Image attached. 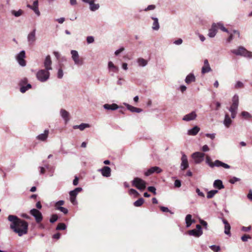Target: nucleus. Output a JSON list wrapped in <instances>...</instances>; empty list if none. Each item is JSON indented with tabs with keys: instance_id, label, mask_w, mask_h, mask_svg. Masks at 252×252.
I'll return each mask as SVG.
<instances>
[{
	"instance_id": "58836bf2",
	"label": "nucleus",
	"mask_w": 252,
	"mask_h": 252,
	"mask_svg": "<svg viewBox=\"0 0 252 252\" xmlns=\"http://www.w3.org/2000/svg\"><path fill=\"white\" fill-rule=\"evenodd\" d=\"M216 24L217 25V30L218 29H220L222 31L229 33V32L227 30V29H226L221 23H218Z\"/></svg>"
},
{
	"instance_id": "f704fd0d",
	"label": "nucleus",
	"mask_w": 252,
	"mask_h": 252,
	"mask_svg": "<svg viewBox=\"0 0 252 252\" xmlns=\"http://www.w3.org/2000/svg\"><path fill=\"white\" fill-rule=\"evenodd\" d=\"M218 192L217 190H212L208 192L207 197L208 199L212 198Z\"/></svg>"
},
{
	"instance_id": "f8f14e48",
	"label": "nucleus",
	"mask_w": 252,
	"mask_h": 252,
	"mask_svg": "<svg viewBox=\"0 0 252 252\" xmlns=\"http://www.w3.org/2000/svg\"><path fill=\"white\" fill-rule=\"evenodd\" d=\"M215 166H216V167L221 166L226 169H229L230 167V166L229 165H228L227 164L223 163L219 160H216L214 162H213V164L210 165V167L212 168H213Z\"/></svg>"
},
{
	"instance_id": "6ab92c4d",
	"label": "nucleus",
	"mask_w": 252,
	"mask_h": 252,
	"mask_svg": "<svg viewBox=\"0 0 252 252\" xmlns=\"http://www.w3.org/2000/svg\"><path fill=\"white\" fill-rule=\"evenodd\" d=\"M196 117V114L195 112H192L189 114L186 115L183 120L186 121H189L190 120H194Z\"/></svg>"
},
{
	"instance_id": "c03bdc74",
	"label": "nucleus",
	"mask_w": 252,
	"mask_h": 252,
	"mask_svg": "<svg viewBox=\"0 0 252 252\" xmlns=\"http://www.w3.org/2000/svg\"><path fill=\"white\" fill-rule=\"evenodd\" d=\"M27 84H28V79L26 78H24L23 79H21L19 84L20 86H25Z\"/></svg>"
},
{
	"instance_id": "dca6fc26",
	"label": "nucleus",
	"mask_w": 252,
	"mask_h": 252,
	"mask_svg": "<svg viewBox=\"0 0 252 252\" xmlns=\"http://www.w3.org/2000/svg\"><path fill=\"white\" fill-rule=\"evenodd\" d=\"M211 70L208 60L205 59L204 61V65L202 68L201 72L202 74L208 73Z\"/></svg>"
},
{
	"instance_id": "680f3d73",
	"label": "nucleus",
	"mask_w": 252,
	"mask_h": 252,
	"mask_svg": "<svg viewBox=\"0 0 252 252\" xmlns=\"http://www.w3.org/2000/svg\"><path fill=\"white\" fill-rule=\"evenodd\" d=\"M156 8V6L155 5H149L146 9H145V11H149L151 10H153Z\"/></svg>"
},
{
	"instance_id": "a878e982",
	"label": "nucleus",
	"mask_w": 252,
	"mask_h": 252,
	"mask_svg": "<svg viewBox=\"0 0 252 252\" xmlns=\"http://www.w3.org/2000/svg\"><path fill=\"white\" fill-rule=\"evenodd\" d=\"M188 233L190 235H193L195 237H199L202 234V231L197 230L196 229H192L189 230Z\"/></svg>"
},
{
	"instance_id": "f3484780",
	"label": "nucleus",
	"mask_w": 252,
	"mask_h": 252,
	"mask_svg": "<svg viewBox=\"0 0 252 252\" xmlns=\"http://www.w3.org/2000/svg\"><path fill=\"white\" fill-rule=\"evenodd\" d=\"M217 32V25L216 23L212 24L211 28L209 31L208 35L210 37H214Z\"/></svg>"
},
{
	"instance_id": "8fccbe9b",
	"label": "nucleus",
	"mask_w": 252,
	"mask_h": 252,
	"mask_svg": "<svg viewBox=\"0 0 252 252\" xmlns=\"http://www.w3.org/2000/svg\"><path fill=\"white\" fill-rule=\"evenodd\" d=\"M64 204V201L60 200L55 203V208H57L58 207H62V206Z\"/></svg>"
},
{
	"instance_id": "412c9836",
	"label": "nucleus",
	"mask_w": 252,
	"mask_h": 252,
	"mask_svg": "<svg viewBox=\"0 0 252 252\" xmlns=\"http://www.w3.org/2000/svg\"><path fill=\"white\" fill-rule=\"evenodd\" d=\"M222 221L224 224V233L227 235H229L230 234V225L225 219H223Z\"/></svg>"
},
{
	"instance_id": "cd10ccee",
	"label": "nucleus",
	"mask_w": 252,
	"mask_h": 252,
	"mask_svg": "<svg viewBox=\"0 0 252 252\" xmlns=\"http://www.w3.org/2000/svg\"><path fill=\"white\" fill-rule=\"evenodd\" d=\"M214 187L219 189H221L224 188L222 184V182L220 180H215L214 183Z\"/></svg>"
},
{
	"instance_id": "69168bd1",
	"label": "nucleus",
	"mask_w": 252,
	"mask_h": 252,
	"mask_svg": "<svg viewBox=\"0 0 252 252\" xmlns=\"http://www.w3.org/2000/svg\"><path fill=\"white\" fill-rule=\"evenodd\" d=\"M239 179L236 178V177H233V178L231 179L229 181L230 183L231 184H234L235 182L239 181Z\"/></svg>"
},
{
	"instance_id": "72a5a7b5",
	"label": "nucleus",
	"mask_w": 252,
	"mask_h": 252,
	"mask_svg": "<svg viewBox=\"0 0 252 252\" xmlns=\"http://www.w3.org/2000/svg\"><path fill=\"white\" fill-rule=\"evenodd\" d=\"M32 88V85L30 84L25 86H20V92L22 93H25L27 90Z\"/></svg>"
},
{
	"instance_id": "2f4dec72",
	"label": "nucleus",
	"mask_w": 252,
	"mask_h": 252,
	"mask_svg": "<svg viewBox=\"0 0 252 252\" xmlns=\"http://www.w3.org/2000/svg\"><path fill=\"white\" fill-rule=\"evenodd\" d=\"M232 123V121L230 118L228 114H225V119L224 120V124L227 127H228L230 126Z\"/></svg>"
},
{
	"instance_id": "79ce46f5",
	"label": "nucleus",
	"mask_w": 252,
	"mask_h": 252,
	"mask_svg": "<svg viewBox=\"0 0 252 252\" xmlns=\"http://www.w3.org/2000/svg\"><path fill=\"white\" fill-rule=\"evenodd\" d=\"M66 225L64 223H60L58 224L56 229L57 230H64L66 228Z\"/></svg>"
},
{
	"instance_id": "a211bd4d",
	"label": "nucleus",
	"mask_w": 252,
	"mask_h": 252,
	"mask_svg": "<svg viewBox=\"0 0 252 252\" xmlns=\"http://www.w3.org/2000/svg\"><path fill=\"white\" fill-rule=\"evenodd\" d=\"M27 6L32 9L38 16L40 15V12L38 10V1L37 0L33 2L32 6L28 4Z\"/></svg>"
},
{
	"instance_id": "4be33fe9",
	"label": "nucleus",
	"mask_w": 252,
	"mask_h": 252,
	"mask_svg": "<svg viewBox=\"0 0 252 252\" xmlns=\"http://www.w3.org/2000/svg\"><path fill=\"white\" fill-rule=\"evenodd\" d=\"M49 134V130H45L43 133L40 134L37 136V138L41 141H45L48 137Z\"/></svg>"
},
{
	"instance_id": "9b49d317",
	"label": "nucleus",
	"mask_w": 252,
	"mask_h": 252,
	"mask_svg": "<svg viewBox=\"0 0 252 252\" xmlns=\"http://www.w3.org/2000/svg\"><path fill=\"white\" fill-rule=\"evenodd\" d=\"M82 1L90 4V9L91 11H95L99 7L98 3L95 4L94 3V0H82Z\"/></svg>"
},
{
	"instance_id": "0e129e2a",
	"label": "nucleus",
	"mask_w": 252,
	"mask_h": 252,
	"mask_svg": "<svg viewBox=\"0 0 252 252\" xmlns=\"http://www.w3.org/2000/svg\"><path fill=\"white\" fill-rule=\"evenodd\" d=\"M20 216L21 217L26 219L27 220H30L31 219V217L27 214L22 213V214H21Z\"/></svg>"
},
{
	"instance_id": "f257e3e1",
	"label": "nucleus",
	"mask_w": 252,
	"mask_h": 252,
	"mask_svg": "<svg viewBox=\"0 0 252 252\" xmlns=\"http://www.w3.org/2000/svg\"><path fill=\"white\" fill-rule=\"evenodd\" d=\"M7 219L11 222L10 229L19 236H22L28 233L29 224L26 221L12 215H9Z\"/></svg>"
},
{
	"instance_id": "3c124183",
	"label": "nucleus",
	"mask_w": 252,
	"mask_h": 252,
	"mask_svg": "<svg viewBox=\"0 0 252 252\" xmlns=\"http://www.w3.org/2000/svg\"><path fill=\"white\" fill-rule=\"evenodd\" d=\"M56 209L61 211L64 214H67L68 213V210L63 207H58L57 208H56Z\"/></svg>"
},
{
	"instance_id": "052dcab7",
	"label": "nucleus",
	"mask_w": 252,
	"mask_h": 252,
	"mask_svg": "<svg viewBox=\"0 0 252 252\" xmlns=\"http://www.w3.org/2000/svg\"><path fill=\"white\" fill-rule=\"evenodd\" d=\"M174 186L176 188H180L181 186V182L179 180H176L174 183Z\"/></svg>"
},
{
	"instance_id": "f03ea898",
	"label": "nucleus",
	"mask_w": 252,
	"mask_h": 252,
	"mask_svg": "<svg viewBox=\"0 0 252 252\" xmlns=\"http://www.w3.org/2000/svg\"><path fill=\"white\" fill-rule=\"evenodd\" d=\"M231 52L237 56H242L245 57L252 58V52L248 51L242 46H240L237 49L231 50Z\"/></svg>"
},
{
	"instance_id": "aec40b11",
	"label": "nucleus",
	"mask_w": 252,
	"mask_h": 252,
	"mask_svg": "<svg viewBox=\"0 0 252 252\" xmlns=\"http://www.w3.org/2000/svg\"><path fill=\"white\" fill-rule=\"evenodd\" d=\"M103 107L106 110H115L119 108V106L115 103H112L111 104H105L103 105Z\"/></svg>"
},
{
	"instance_id": "9d476101",
	"label": "nucleus",
	"mask_w": 252,
	"mask_h": 252,
	"mask_svg": "<svg viewBox=\"0 0 252 252\" xmlns=\"http://www.w3.org/2000/svg\"><path fill=\"white\" fill-rule=\"evenodd\" d=\"M162 171V170L158 166H154L149 168L145 173V175L147 176H150V175L156 172L157 173H160Z\"/></svg>"
},
{
	"instance_id": "20e7f679",
	"label": "nucleus",
	"mask_w": 252,
	"mask_h": 252,
	"mask_svg": "<svg viewBox=\"0 0 252 252\" xmlns=\"http://www.w3.org/2000/svg\"><path fill=\"white\" fill-rule=\"evenodd\" d=\"M50 73L45 69H41L36 73V77L41 82H45L48 79Z\"/></svg>"
},
{
	"instance_id": "7c9ffc66",
	"label": "nucleus",
	"mask_w": 252,
	"mask_h": 252,
	"mask_svg": "<svg viewBox=\"0 0 252 252\" xmlns=\"http://www.w3.org/2000/svg\"><path fill=\"white\" fill-rule=\"evenodd\" d=\"M152 19L153 20L154 22L153 24L152 29L154 30H158L159 28V25L158 23V19L155 17H152Z\"/></svg>"
},
{
	"instance_id": "e2e57ef3",
	"label": "nucleus",
	"mask_w": 252,
	"mask_h": 252,
	"mask_svg": "<svg viewBox=\"0 0 252 252\" xmlns=\"http://www.w3.org/2000/svg\"><path fill=\"white\" fill-rule=\"evenodd\" d=\"M87 41L88 43H92L94 41V38L93 36H88L87 38Z\"/></svg>"
},
{
	"instance_id": "4468645a",
	"label": "nucleus",
	"mask_w": 252,
	"mask_h": 252,
	"mask_svg": "<svg viewBox=\"0 0 252 252\" xmlns=\"http://www.w3.org/2000/svg\"><path fill=\"white\" fill-rule=\"evenodd\" d=\"M103 176L109 177L111 176V168L108 166H104L100 170Z\"/></svg>"
},
{
	"instance_id": "c9c22d12",
	"label": "nucleus",
	"mask_w": 252,
	"mask_h": 252,
	"mask_svg": "<svg viewBox=\"0 0 252 252\" xmlns=\"http://www.w3.org/2000/svg\"><path fill=\"white\" fill-rule=\"evenodd\" d=\"M11 13L12 15H14L15 17H19L23 15L24 13V11L21 10L19 9L18 11H15L14 10H13L11 11Z\"/></svg>"
},
{
	"instance_id": "de8ad7c7",
	"label": "nucleus",
	"mask_w": 252,
	"mask_h": 252,
	"mask_svg": "<svg viewBox=\"0 0 252 252\" xmlns=\"http://www.w3.org/2000/svg\"><path fill=\"white\" fill-rule=\"evenodd\" d=\"M211 249L215 252H218L220 251V248L219 246L213 245L210 247Z\"/></svg>"
},
{
	"instance_id": "774afa93",
	"label": "nucleus",
	"mask_w": 252,
	"mask_h": 252,
	"mask_svg": "<svg viewBox=\"0 0 252 252\" xmlns=\"http://www.w3.org/2000/svg\"><path fill=\"white\" fill-rule=\"evenodd\" d=\"M196 191L199 196H201V197H204V194L202 192L200 191V190L199 189L197 188L196 189Z\"/></svg>"
},
{
	"instance_id": "a19ab883",
	"label": "nucleus",
	"mask_w": 252,
	"mask_h": 252,
	"mask_svg": "<svg viewBox=\"0 0 252 252\" xmlns=\"http://www.w3.org/2000/svg\"><path fill=\"white\" fill-rule=\"evenodd\" d=\"M232 104L238 106L239 97L237 95H235L232 98Z\"/></svg>"
},
{
	"instance_id": "4d7b16f0",
	"label": "nucleus",
	"mask_w": 252,
	"mask_h": 252,
	"mask_svg": "<svg viewBox=\"0 0 252 252\" xmlns=\"http://www.w3.org/2000/svg\"><path fill=\"white\" fill-rule=\"evenodd\" d=\"M206 162L210 166V165L213 163L212 161L211 158L209 156H207L206 157Z\"/></svg>"
},
{
	"instance_id": "ea45409f",
	"label": "nucleus",
	"mask_w": 252,
	"mask_h": 252,
	"mask_svg": "<svg viewBox=\"0 0 252 252\" xmlns=\"http://www.w3.org/2000/svg\"><path fill=\"white\" fill-rule=\"evenodd\" d=\"M241 115L246 119H250L252 118V115L248 112L243 111L241 113Z\"/></svg>"
},
{
	"instance_id": "13d9d810",
	"label": "nucleus",
	"mask_w": 252,
	"mask_h": 252,
	"mask_svg": "<svg viewBox=\"0 0 252 252\" xmlns=\"http://www.w3.org/2000/svg\"><path fill=\"white\" fill-rule=\"evenodd\" d=\"M148 190L149 191L153 193L155 195L156 194V189L154 187H149L148 188Z\"/></svg>"
},
{
	"instance_id": "c85d7f7f",
	"label": "nucleus",
	"mask_w": 252,
	"mask_h": 252,
	"mask_svg": "<svg viewBox=\"0 0 252 252\" xmlns=\"http://www.w3.org/2000/svg\"><path fill=\"white\" fill-rule=\"evenodd\" d=\"M192 216L190 214H188L186 217V223L187 227H189L192 223L194 221V220H192Z\"/></svg>"
},
{
	"instance_id": "37998d69",
	"label": "nucleus",
	"mask_w": 252,
	"mask_h": 252,
	"mask_svg": "<svg viewBox=\"0 0 252 252\" xmlns=\"http://www.w3.org/2000/svg\"><path fill=\"white\" fill-rule=\"evenodd\" d=\"M90 127V125L89 124H84V123H82L81 125L78 126V128L81 130H83L85 128H86L87 127Z\"/></svg>"
},
{
	"instance_id": "1a4fd4ad",
	"label": "nucleus",
	"mask_w": 252,
	"mask_h": 252,
	"mask_svg": "<svg viewBox=\"0 0 252 252\" xmlns=\"http://www.w3.org/2000/svg\"><path fill=\"white\" fill-rule=\"evenodd\" d=\"M71 54L72 55V59L75 64L78 65H82L83 64V60L82 59L79 58L77 51L75 50H72L71 51Z\"/></svg>"
},
{
	"instance_id": "5701e85b",
	"label": "nucleus",
	"mask_w": 252,
	"mask_h": 252,
	"mask_svg": "<svg viewBox=\"0 0 252 252\" xmlns=\"http://www.w3.org/2000/svg\"><path fill=\"white\" fill-rule=\"evenodd\" d=\"M28 40L31 43H33L35 40V30H33L32 32H31L28 36Z\"/></svg>"
},
{
	"instance_id": "603ef678",
	"label": "nucleus",
	"mask_w": 252,
	"mask_h": 252,
	"mask_svg": "<svg viewBox=\"0 0 252 252\" xmlns=\"http://www.w3.org/2000/svg\"><path fill=\"white\" fill-rule=\"evenodd\" d=\"M129 193L130 194H134L136 197L139 196V193L134 189H131L129 190Z\"/></svg>"
},
{
	"instance_id": "a18cd8bd",
	"label": "nucleus",
	"mask_w": 252,
	"mask_h": 252,
	"mask_svg": "<svg viewBox=\"0 0 252 252\" xmlns=\"http://www.w3.org/2000/svg\"><path fill=\"white\" fill-rule=\"evenodd\" d=\"M58 219V216L56 214H53L52 215L50 219V222L51 223H54Z\"/></svg>"
},
{
	"instance_id": "09e8293b",
	"label": "nucleus",
	"mask_w": 252,
	"mask_h": 252,
	"mask_svg": "<svg viewBox=\"0 0 252 252\" xmlns=\"http://www.w3.org/2000/svg\"><path fill=\"white\" fill-rule=\"evenodd\" d=\"M64 204V201L60 200L55 203V208H57L58 207H62V206Z\"/></svg>"
},
{
	"instance_id": "49530a36",
	"label": "nucleus",
	"mask_w": 252,
	"mask_h": 252,
	"mask_svg": "<svg viewBox=\"0 0 252 252\" xmlns=\"http://www.w3.org/2000/svg\"><path fill=\"white\" fill-rule=\"evenodd\" d=\"M62 65H60V68L58 70V77L59 78H62L63 76V69H62Z\"/></svg>"
},
{
	"instance_id": "4c0bfd02",
	"label": "nucleus",
	"mask_w": 252,
	"mask_h": 252,
	"mask_svg": "<svg viewBox=\"0 0 252 252\" xmlns=\"http://www.w3.org/2000/svg\"><path fill=\"white\" fill-rule=\"evenodd\" d=\"M137 62L140 66H144L147 64V61L143 58H139Z\"/></svg>"
},
{
	"instance_id": "473e14b6",
	"label": "nucleus",
	"mask_w": 252,
	"mask_h": 252,
	"mask_svg": "<svg viewBox=\"0 0 252 252\" xmlns=\"http://www.w3.org/2000/svg\"><path fill=\"white\" fill-rule=\"evenodd\" d=\"M108 67L110 69L114 72H117L118 71V68L115 66L112 62H109L108 63Z\"/></svg>"
},
{
	"instance_id": "6e6552de",
	"label": "nucleus",
	"mask_w": 252,
	"mask_h": 252,
	"mask_svg": "<svg viewBox=\"0 0 252 252\" xmlns=\"http://www.w3.org/2000/svg\"><path fill=\"white\" fill-rule=\"evenodd\" d=\"M25 52L24 51H21L16 57L18 63L22 66H25L26 65V62L25 60Z\"/></svg>"
},
{
	"instance_id": "7ed1b4c3",
	"label": "nucleus",
	"mask_w": 252,
	"mask_h": 252,
	"mask_svg": "<svg viewBox=\"0 0 252 252\" xmlns=\"http://www.w3.org/2000/svg\"><path fill=\"white\" fill-rule=\"evenodd\" d=\"M146 182L142 179L136 177L132 182V186L139 190H144L146 188Z\"/></svg>"
},
{
	"instance_id": "423d86ee",
	"label": "nucleus",
	"mask_w": 252,
	"mask_h": 252,
	"mask_svg": "<svg viewBox=\"0 0 252 252\" xmlns=\"http://www.w3.org/2000/svg\"><path fill=\"white\" fill-rule=\"evenodd\" d=\"M205 155L204 153L196 152L192 154L191 157L196 164H199L203 161Z\"/></svg>"
},
{
	"instance_id": "ddd939ff",
	"label": "nucleus",
	"mask_w": 252,
	"mask_h": 252,
	"mask_svg": "<svg viewBox=\"0 0 252 252\" xmlns=\"http://www.w3.org/2000/svg\"><path fill=\"white\" fill-rule=\"evenodd\" d=\"M51 64L52 61L51 60L50 56L48 55L46 56L44 62V65L45 68V70L47 71H49V70H52V68L51 67Z\"/></svg>"
},
{
	"instance_id": "b1692460",
	"label": "nucleus",
	"mask_w": 252,
	"mask_h": 252,
	"mask_svg": "<svg viewBox=\"0 0 252 252\" xmlns=\"http://www.w3.org/2000/svg\"><path fill=\"white\" fill-rule=\"evenodd\" d=\"M61 114L62 117L64 120L65 123H67L69 120V113L64 109H61Z\"/></svg>"
},
{
	"instance_id": "0eeeda50",
	"label": "nucleus",
	"mask_w": 252,
	"mask_h": 252,
	"mask_svg": "<svg viewBox=\"0 0 252 252\" xmlns=\"http://www.w3.org/2000/svg\"><path fill=\"white\" fill-rule=\"evenodd\" d=\"M82 189L81 188H77L73 190L70 191L69 192L70 195V201L73 204H76L77 202L76 200V197L77 194L81 191Z\"/></svg>"
},
{
	"instance_id": "393cba45",
	"label": "nucleus",
	"mask_w": 252,
	"mask_h": 252,
	"mask_svg": "<svg viewBox=\"0 0 252 252\" xmlns=\"http://www.w3.org/2000/svg\"><path fill=\"white\" fill-rule=\"evenodd\" d=\"M195 81V77L194 75L192 74H189L186 78L185 82L187 84H189L191 82H194Z\"/></svg>"
},
{
	"instance_id": "5fc2aeb1",
	"label": "nucleus",
	"mask_w": 252,
	"mask_h": 252,
	"mask_svg": "<svg viewBox=\"0 0 252 252\" xmlns=\"http://www.w3.org/2000/svg\"><path fill=\"white\" fill-rule=\"evenodd\" d=\"M251 236L247 234H244L241 237V239L243 242L247 241L249 239H251Z\"/></svg>"
},
{
	"instance_id": "e433bc0d",
	"label": "nucleus",
	"mask_w": 252,
	"mask_h": 252,
	"mask_svg": "<svg viewBox=\"0 0 252 252\" xmlns=\"http://www.w3.org/2000/svg\"><path fill=\"white\" fill-rule=\"evenodd\" d=\"M144 202V199L143 198H140L137 201L134 202V205L136 207H140L143 204Z\"/></svg>"
},
{
	"instance_id": "338daca9",
	"label": "nucleus",
	"mask_w": 252,
	"mask_h": 252,
	"mask_svg": "<svg viewBox=\"0 0 252 252\" xmlns=\"http://www.w3.org/2000/svg\"><path fill=\"white\" fill-rule=\"evenodd\" d=\"M125 50V48L124 47H122L120 48L119 50H117L115 51V54L116 56H118L120 53H121L122 52H123Z\"/></svg>"
},
{
	"instance_id": "864d4df0",
	"label": "nucleus",
	"mask_w": 252,
	"mask_h": 252,
	"mask_svg": "<svg viewBox=\"0 0 252 252\" xmlns=\"http://www.w3.org/2000/svg\"><path fill=\"white\" fill-rule=\"evenodd\" d=\"M244 87V84L240 81H238L235 85L236 89L242 88Z\"/></svg>"
},
{
	"instance_id": "6e6d98bb",
	"label": "nucleus",
	"mask_w": 252,
	"mask_h": 252,
	"mask_svg": "<svg viewBox=\"0 0 252 252\" xmlns=\"http://www.w3.org/2000/svg\"><path fill=\"white\" fill-rule=\"evenodd\" d=\"M160 210L163 212H169L171 214H173L172 212L170 210L168 209V208L163 207V206H160Z\"/></svg>"
},
{
	"instance_id": "bb28decb",
	"label": "nucleus",
	"mask_w": 252,
	"mask_h": 252,
	"mask_svg": "<svg viewBox=\"0 0 252 252\" xmlns=\"http://www.w3.org/2000/svg\"><path fill=\"white\" fill-rule=\"evenodd\" d=\"M126 106L127 109L131 111L132 112L140 113L142 111V110L141 108L135 107L128 104H126Z\"/></svg>"
},
{
	"instance_id": "bf43d9fd",
	"label": "nucleus",
	"mask_w": 252,
	"mask_h": 252,
	"mask_svg": "<svg viewBox=\"0 0 252 252\" xmlns=\"http://www.w3.org/2000/svg\"><path fill=\"white\" fill-rule=\"evenodd\" d=\"M238 106H237V105H234V104H232L231 107L229 108V111H237V110L238 109Z\"/></svg>"
},
{
	"instance_id": "c756f323",
	"label": "nucleus",
	"mask_w": 252,
	"mask_h": 252,
	"mask_svg": "<svg viewBox=\"0 0 252 252\" xmlns=\"http://www.w3.org/2000/svg\"><path fill=\"white\" fill-rule=\"evenodd\" d=\"M200 128L197 126H195L188 131V134L190 135H195L199 132Z\"/></svg>"
},
{
	"instance_id": "2eb2a0df",
	"label": "nucleus",
	"mask_w": 252,
	"mask_h": 252,
	"mask_svg": "<svg viewBox=\"0 0 252 252\" xmlns=\"http://www.w3.org/2000/svg\"><path fill=\"white\" fill-rule=\"evenodd\" d=\"M182 163H181V169L182 170H185L189 167V163H188V160L187 158V157L185 155L183 154L182 158Z\"/></svg>"
},
{
	"instance_id": "39448f33",
	"label": "nucleus",
	"mask_w": 252,
	"mask_h": 252,
	"mask_svg": "<svg viewBox=\"0 0 252 252\" xmlns=\"http://www.w3.org/2000/svg\"><path fill=\"white\" fill-rule=\"evenodd\" d=\"M30 213L34 217L37 223L39 224L42 221L43 216L39 210L36 209H32L30 210Z\"/></svg>"
}]
</instances>
